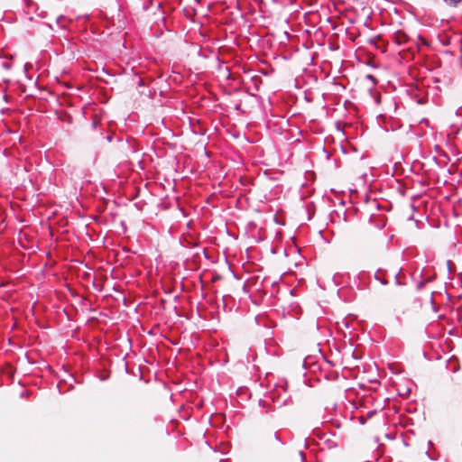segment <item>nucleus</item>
<instances>
[{
    "label": "nucleus",
    "instance_id": "4",
    "mask_svg": "<svg viewBox=\"0 0 462 462\" xmlns=\"http://www.w3.org/2000/svg\"><path fill=\"white\" fill-rule=\"evenodd\" d=\"M367 77H368L369 79H374V77H373V76H371V75H368Z\"/></svg>",
    "mask_w": 462,
    "mask_h": 462
},
{
    "label": "nucleus",
    "instance_id": "3",
    "mask_svg": "<svg viewBox=\"0 0 462 462\" xmlns=\"http://www.w3.org/2000/svg\"><path fill=\"white\" fill-rule=\"evenodd\" d=\"M97 124H98V120L95 117V118L93 119V121H92V125H93V127H94V128H96V127H97Z\"/></svg>",
    "mask_w": 462,
    "mask_h": 462
},
{
    "label": "nucleus",
    "instance_id": "1",
    "mask_svg": "<svg viewBox=\"0 0 462 462\" xmlns=\"http://www.w3.org/2000/svg\"><path fill=\"white\" fill-rule=\"evenodd\" d=\"M393 40L396 44L403 45L409 42V37L405 32L398 31L394 33Z\"/></svg>",
    "mask_w": 462,
    "mask_h": 462
},
{
    "label": "nucleus",
    "instance_id": "2",
    "mask_svg": "<svg viewBox=\"0 0 462 462\" xmlns=\"http://www.w3.org/2000/svg\"><path fill=\"white\" fill-rule=\"evenodd\" d=\"M444 2L449 6H457V4L461 3L462 0H444Z\"/></svg>",
    "mask_w": 462,
    "mask_h": 462
}]
</instances>
